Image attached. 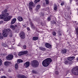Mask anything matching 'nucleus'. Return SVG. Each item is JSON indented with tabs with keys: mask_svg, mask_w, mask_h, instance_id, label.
Segmentation results:
<instances>
[{
	"mask_svg": "<svg viewBox=\"0 0 78 78\" xmlns=\"http://www.w3.org/2000/svg\"><path fill=\"white\" fill-rule=\"evenodd\" d=\"M22 52H23V55L25 54H27V53H28V51H22Z\"/></svg>",
	"mask_w": 78,
	"mask_h": 78,
	"instance_id": "4be33fe9",
	"label": "nucleus"
},
{
	"mask_svg": "<svg viewBox=\"0 0 78 78\" xmlns=\"http://www.w3.org/2000/svg\"><path fill=\"white\" fill-rule=\"evenodd\" d=\"M12 16H9L7 17H5V18L4 19V21H5V22L9 21V20H11V18H12Z\"/></svg>",
	"mask_w": 78,
	"mask_h": 78,
	"instance_id": "1a4fd4ad",
	"label": "nucleus"
},
{
	"mask_svg": "<svg viewBox=\"0 0 78 78\" xmlns=\"http://www.w3.org/2000/svg\"><path fill=\"white\" fill-rule=\"evenodd\" d=\"M64 5V2H62L61 4V6H63Z\"/></svg>",
	"mask_w": 78,
	"mask_h": 78,
	"instance_id": "4c0bfd02",
	"label": "nucleus"
},
{
	"mask_svg": "<svg viewBox=\"0 0 78 78\" xmlns=\"http://www.w3.org/2000/svg\"><path fill=\"white\" fill-rule=\"evenodd\" d=\"M12 78V77H11V76H10L9 77V78Z\"/></svg>",
	"mask_w": 78,
	"mask_h": 78,
	"instance_id": "6e6d98bb",
	"label": "nucleus"
},
{
	"mask_svg": "<svg viewBox=\"0 0 78 78\" xmlns=\"http://www.w3.org/2000/svg\"><path fill=\"white\" fill-rule=\"evenodd\" d=\"M3 23V21H0V24H2Z\"/></svg>",
	"mask_w": 78,
	"mask_h": 78,
	"instance_id": "79ce46f5",
	"label": "nucleus"
},
{
	"mask_svg": "<svg viewBox=\"0 0 78 78\" xmlns=\"http://www.w3.org/2000/svg\"><path fill=\"white\" fill-rule=\"evenodd\" d=\"M76 61H78V57H77L76 59Z\"/></svg>",
	"mask_w": 78,
	"mask_h": 78,
	"instance_id": "09e8293b",
	"label": "nucleus"
},
{
	"mask_svg": "<svg viewBox=\"0 0 78 78\" xmlns=\"http://www.w3.org/2000/svg\"><path fill=\"white\" fill-rule=\"evenodd\" d=\"M17 27V25H15L14 26V27Z\"/></svg>",
	"mask_w": 78,
	"mask_h": 78,
	"instance_id": "3c124183",
	"label": "nucleus"
},
{
	"mask_svg": "<svg viewBox=\"0 0 78 78\" xmlns=\"http://www.w3.org/2000/svg\"><path fill=\"white\" fill-rule=\"evenodd\" d=\"M23 27H24L25 28L26 27V25H24Z\"/></svg>",
	"mask_w": 78,
	"mask_h": 78,
	"instance_id": "864d4df0",
	"label": "nucleus"
},
{
	"mask_svg": "<svg viewBox=\"0 0 78 78\" xmlns=\"http://www.w3.org/2000/svg\"><path fill=\"white\" fill-rule=\"evenodd\" d=\"M75 2H78V0H75Z\"/></svg>",
	"mask_w": 78,
	"mask_h": 78,
	"instance_id": "49530a36",
	"label": "nucleus"
},
{
	"mask_svg": "<svg viewBox=\"0 0 78 78\" xmlns=\"http://www.w3.org/2000/svg\"><path fill=\"white\" fill-rule=\"evenodd\" d=\"M7 11H8L7 9H5L2 11V14H5V13H6V12H7Z\"/></svg>",
	"mask_w": 78,
	"mask_h": 78,
	"instance_id": "b1692460",
	"label": "nucleus"
},
{
	"mask_svg": "<svg viewBox=\"0 0 78 78\" xmlns=\"http://www.w3.org/2000/svg\"><path fill=\"white\" fill-rule=\"evenodd\" d=\"M16 18H14L13 19L11 22V25H12L13 24H14V23H15V22H16Z\"/></svg>",
	"mask_w": 78,
	"mask_h": 78,
	"instance_id": "dca6fc26",
	"label": "nucleus"
},
{
	"mask_svg": "<svg viewBox=\"0 0 78 78\" xmlns=\"http://www.w3.org/2000/svg\"><path fill=\"white\" fill-rule=\"evenodd\" d=\"M45 1L46 2V5H48V3H49V2H48V0H45Z\"/></svg>",
	"mask_w": 78,
	"mask_h": 78,
	"instance_id": "c756f323",
	"label": "nucleus"
},
{
	"mask_svg": "<svg viewBox=\"0 0 78 78\" xmlns=\"http://www.w3.org/2000/svg\"><path fill=\"white\" fill-rule=\"evenodd\" d=\"M9 42L10 43V41H9Z\"/></svg>",
	"mask_w": 78,
	"mask_h": 78,
	"instance_id": "13d9d810",
	"label": "nucleus"
},
{
	"mask_svg": "<svg viewBox=\"0 0 78 78\" xmlns=\"http://www.w3.org/2000/svg\"><path fill=\"white\" fill-rule=\"evenodd\" d=\"M35 7V4L33 2H30L29 3V9L30 11H33V8Z\"/></svg>",
	"mask_w": 78,
	"mask_h": 78,
	"instance_id": "20e7f679",
	"label": "nucleus"
},
{
	"mask_svg": "<svg viewBox=\"0 0 78 78\" xmlns=\"http://www.w3.org/2000/svg\"><path fill=\"white\" fill-rule=\"evenodd\" d=\"M45 46L48 48H51V45L48 43H46L45 44Z\"/></svg>",
	"mask_w": 78,
	"mask_h": 78,
	"instance_id": "9d476101",
	"label": "nucleus"
},
{
	"mask_svg": "<svg viewBox=\"0 0 78 78\" xmlns=\"http://www.w3.org/2000/svg\"><path fill=\"white\" fill-rule=\"evenodd\" d=\"M55 73L56 75H58V74H59V72L58 71H56L55 72Z\"/></svg>",
	"mask_w": 78,
	"mask_h": 78,
	"instance_id": "c9c22d12",
	"label": "nucleus"
},
{
	"mask_svg": "<svg viewBox=\"0 0 78 78\" xmlns=\"http://www.w3.org/2000/svg\"><path fill=\"white\" fill-rule=\"evenodd\" d=\"M10 33H11V34L10 35V37H11L12 36V33H12V31H11V32H10Z\"/></svg>",
	"mask_w": 78,
	"mask_h": 78,
	"instance_id": "e433bc0d",
	"label": "nucleus"
},
{
	"mask_svg": "<svg viewBox=\"0 0 78 78\" xmlns=\"http://www.w3.org/2000/svg\"><path fill=\"white\" fill-rule=\"evenodd\" d=\"M18 56H22V55H23V53L22 52V51L20 52L18 54Z\"/></svg>",
	"mask_w": 78,
	"mask_h": 78,
	"instance_id": "aec40b11",
	"label": "nucleus"
},
{
	"mask_svg": "<svg viewBox=\"0 0 78 78\" xmlns=\"http://www.w3.org/2000/svg\"><path fill=\"white\" fill-rule=\"evenodd\" d=\"M20 36L21 38L22 39H23L25 37V33L23 31H21L20 33Z\"/></svg>",
	"mask_w": 78,
	"mask_h": 78,
	"instance_id": "6e6552de",
	"label": "nucleus"
},
{
	"mask_svg": "<svg viewBox=\"0 0 78 78\" xmlns=\"http://www.w3.org/2000/svg\"><path fill=\"white\" fill-rule=\"evenodd\" d=\"M48 21H50V17H48Z\"/></svg>",
	"mask_w": 78,
	"mask_h": 78,
	"instance_id": "58836bf2",
	"label": "nucleus"
},
{
	"mask_svg": "<svg viewBox=\"0 0 78 78\" xmlns=\"http://www.w3.org/2000/svg\"><path fill=\"white\" fill-rule=\"evenodd\" d=\"M72 72L73 75H78V66L75 67L72 70Z\"/></svg>",
	"mask_w": 78,
	"mask_h": 78,
	"instance_id": "7ed1b4c3",
	"label": "nucleus"
},
{
	"mask_svg": "<svg viewBox=\"0 0 78 78\" xmlns=\"http://www.w3.org/2000/svg\"><path fill=\"white\" fill-rule=\"evenodd\" d=\"M38 37H33V41H36V40H38Z\"/></svg>",
	"mask_w": 78,
	"mask_h": 78,
	"instance_id": "6ab92c4d",
	"label": "nucleus"
},
{
	"mask_svg": "<svg viewBox=\"0 0 78 78\" xmlns=\"http://www.w3.org/2000/svg\"><path fill=\"white\" fill-rule=\"evenodd\" d=\"M20 62H23V61L20 59H19L17 61V63L19 64Z\"/></svg>",
	"mask_w": 78,
	"mask_h": 78,
	"instance_id": "f3484780",
	"label": "nucleus"
},
{
	"mask_svg": "<svg viewBox=\"0 0 78 78\" xmlns=\"http://www.w3.org/2000/svg\"><path fill=\"white\" fill-rule=\"evenodd\" d=\"M10 27L11 28H13V30H14V29H15V28H14V25H11Z\"/></svg>",
	"mask_w": 78,
	"mask_h": 78,
	"instance_id": "cd10ccee",
	"label": "nucleus"
},
{
	"mask_svg": "<svg viewBox=\"0 0 78 78\" xmlns=\"http://www.w3.org/2000/svg\"><path fill=\"white\" fill-rule=\"evenodd\" d=\"M36 21H37V20H36Z\"/></svg>",
	"mask_w": 78,
	"mask_h": 78,
	"instance_id": "bf43d9fd",
	"label": "nucleus"
},
{
	"mask_svg": "<svg viewBox=\"0 0 78 78\" xmlns=\"http://www.w3.org/2000/svg\"><path fill=\"white\" fill-rule=\"evenodd\" d=\"M2 64V61L0 59V66H1Z\"/></svg>",
	"mask_w": 78,
	"mask_h": 78,
	"instance_id": "f704fd0d",
	"label": "nucleus"
},
{
	"mask_svg": "<svg viewBox=\"0 0 78 78\" xmlns=\"http://www.w3.org/2000/svg\"><path fill=\"white\" fill-rule=\"evenodd\" d=\"M68 62H68V61L67 60H66V61L64 63L65 64H67L68 63Z\"/></svg>",
	"mask_w": 78,
	"mask_h": 78,
	"instance_id": "72a5a7b5",
	"label": "nucleus"
},
{
	"mask_svg": "<svg viewBox=\"0 0 78 78\" xmlns=\"http://www.w3.org/2000/svg\"><path fill=\"white\" fill-rule=\"evenodd\" d=\"M15 33H17L19 32V31H18V30H16L15 31Z\"/></svg>",
	"mask_w": 78,
	"mask_h": 78,
	"instance_id": "ea45409f",
	"label": "nucleus"
},
{
	"mask_svg": "<svg viewBox=\"0 0 78 78\" xmlns=\"http://www.w3.org/2000/svg\"><path fill=\"white\" fill-rule=\"evenodd\" d=\"M14 56L12 54H9L6 57V58L7 60L10 61V60H12L13 59Z\"/></svg>",
	"mask_w": 78,
	"mask_h": 78,
	"instance_id": "0eeeda50",
	"label": "nucleus"
},
{
	"mask_svg": "<svg viewBox=\"0 0 78 78\" xmlns=\"http://www.w3.org/2000/svg\"><path fill=\"white\" fill-rule=\"evenodd\" d=\"M3 39V37L2 35V34L0 33V39L2 40V39Z\"/></svg>",
	"mask_w": 78,
	"mask_h": 78,
	"instance_id": "5701e85b",
	"label": "nucleus"
},
{
	"mask_svg": "<svg viewBox=\"0 0 78 78\" xmlns=\"http://www.w3.org/2000/svg\"><path fill=\"white\" fill-rule=\"evenodd\" d=\"M30 25H31V27L32 28H34V25H33V24L32 23H30Z\"/></svg>",
	"mask_w": 78,
	"mask_h": 78,
	"instance_id": "a878e982",
	"label": "nucleus"
},
{
	"mask_svg": "<svg viewBox=\"0 0 78 78\" xmlns=\"http://www.w3.org/2000/svg\"><path fill=\"white\" fill-rule=\"evenodd\" d=\"M77 25H78V23H76Z\"/></svg>",
	"mask_w": 78,
	"mask_h": 78,
	"instance_id": "052dcab7",
	"label": "nucleus"
},
{
	"mask_svg": "<svg viewBox=\"0 0 78 78\" xmlns=\"http://www.w3.org/2000/svg\"><path fill=\"white\" fill-rule=\"evenodd\" d=\"M17 19L20 22H22L23 21V18L22 17L20 16H18L17 17Z\"/></svg>",
	"mask_w": 78,
	"mask_h": 78,
	"instance_id": "2eb2a0df",
	"label": "nucleus"
},
{
	"mask_svg": "<svg viewBox=\"0 0 78 78\" xmlns=\"http://www.w3.org/2000/svg\"><path fill=\"white\" fill-rule=\"evenodd\" d=\"M52 62V60L50 58H48L43 60L42 62V64L44 67H47L49 64Z\"/></svg>",
	"mask_w": 78,
	"mask_h": 78,
	"instance_id": "f257e3e1",
	"label": "nucleus"
},
{
	"mask_svg": "<svg viewBox=\"0 0 78 78\" xmlns=\"http://www.w3.org/2000/svg\"><path fill=\"white\" fill-rule=\"evenodd\" d=\"M40 6L41 5H38L36 7V9H35L36 12H38L39 11V10L40 8Z\"/></svg>",
	"mask_w": 78,
	"mask_h": 78,
	"instance_id": "ddd939ff",
	"label": "nucleus"
},
{
	"mask_svg": "<svg viewBox=\"0 0 78 78\" xmlns=\"http://www.w3.org/2000/svg\"><path fill=\"white\" fill-rule=\"evenodd\" d=\"M74 59L75 57L74 56L70 57L68 58V60L70 61H72L73 59Z\"/></svg>",
	"mask_w": 78,
	"mask_h": 78,
	"instance_id": "4468645a",
	"label": "nucleus"
},
{
	"mask_svg": "<svg viewBox=\"0 0 78 78\" xmlns=\"http://www.w3.org/2000/svg\"><path fill=\"white\" fill-rule=\"evenodd\" d=\"M2 46L4 47H6V44L5 43H3L2 44Z\"/></svg>",
	"mask_w": 78,
	"mask_h": 78,
	"instance_id": "c85d7f7f",
	"label": "nucleus"
},
{
	"mask_svg": "<svg viewBox=\"0 0 78 78\" xmlns=\"http://www.w3.org/2000/svg\"><path fill=\"white\" fill-rule=\"evenodd\" d=\"M13 45H14V44H13Z\"/></svg>",
	"mask_w": 78,
	"mask_h": 78,
	"instance_id": "e2e57ef3",
	"label": "nucleus"
},
{
	"mask_svg": "<svg viewBox=\"0 0 78 78\" xmlns=\"http://www.w3.org/2000/svg\"><path fill=\"white\" fill-rule=\"evenodd\" d=\"M8 16H9V13H6L5 14H3L0 15V19H5L6 17Z\"/></svg>",
	"mask_w": 78,
	"mask_h": 78,
	"instance_id": "423d86ee",
	"label": "nucleus"
},
{
	"mask_svg": "<svg viewBox=\"0 0 78 78\" xmlns=\"http://www.w3.org/2000/svg\"><path fill=\"white\" fill-rule=\"evenodd\" d=\"M6 32H4V30H3V33L2 34L3 36L4 37H7L8 36V34L7 33V32H8V33H11V30L10 29H6Z\"/></svg>",
	"mask_w": 78,
	"mask_h": 78,
	"instance_id": "39448f33",
	"label": "nucleus"
},
{
	"mask_svg": "<svg viewBox=\"0 0 78 78\" xmlns=\"http://www.w3.org/2000/svg\"><path fill=\"white\" fill-rule=\"evenodd\" d=\"M20 47V44H19L18 45Z\"/></svg>",
	"mask_w": 78,
	"mask_h": 78,
	"instance_id": "5fc2aeb1",
	"label": "nucleus"
},
{
	"mask_svg": "<svg viewBox=\"0 0 78 78\" xmlns=\"http://www.w3.org/2000/svg\"><path fill=\"white\" fill-rule=\"evenodd\" d=\"M27 48V46L26 45L23 46V49H26Z\"/></svg>",
	"mask_w": 78,
	"mask_h": 78,
	"instance_id": "2f4dec72",
	"label": "nucleus"
},
{
	"mask_svg": "<svg viewBox=\"0 0 78 78\" xmlns=\"http://www.w3.org/2000/svg\"><path fill=\"white\" fill-rule=\"evenodd\" d=\"M27 30H28V31H30V29L29 27H27Z\"/></svg>",
	"mask_w": 78,
	"mask_h": 78,
	"instance_id": "a19ab883",
	"label": "nucleus"
},
{
	"mask_svg": "<svg viewBox=\"0 0 78 78\" xmlns=\"http://www.w3.org/2000/svg\"><path fill=\"white\" fill-rule=\"evenodd\" d=\"M54 9L55 11L57 9V6L56 5H55L54 7Z\"/></svg>",
	"mask_w": 78,
	"mask_h": 78,
	"instance_id": "bb28decb",
	"label": "nucleus"
},
{
	"mask_svg": "<svg viewBox=\"0 0 78 78\" xmlns=\"http://www.w3.org/2000/svg\"><path fill=\"white\" fill-rule=\"evenodd\" d=\"M15 68L16 70H17L18 69V64H17V63H16L15 65Z\"/></svg>",
	"mask_w": 78,
	"mask_h": 78,
	"instance_id": "412c9836",
	"label": "nucleus"
},
{
	"mask_svg": "<svg viewBox=\"0 0 78 78\" xmlns=\"http://www.w3.org/2000/svg\"><path fill=\"white\" fill-rule=\"evenodd\" d=\"M76 4L77 5H78V2H77V3H76Z\"/></svg>",
	"mask_w": 78,
	"mask_h": 78,
	"instance_id": "603ef678",
	"label": "nucleus"
},
{
	"mask_svg": "<svg viewBox=\"0 0 78 78\" xmlns=\"http://www.w3.org/2000/svg\"><path fill=\"white\" fill-rule=\"evenodd\" d=\"M32 72L33 73H35V71L34 70H33L32 71Z\"/></svg>",
	"mask_w": 78,
	"mask_h": 78,
	"instance_id": "de8ad7c7",
	"label": "nucleus"
},
{
	"mask_svg": "<svg viewBox=\"0 0 78 78\" xmlns=\"http://www.w3.org/2000/svg\"><path fill=\"white\" fill-rule=\"evenodd\" d=\"M67 9H68V10L70 9V8H67Z\"/></svg>",
	"mask_w": 78,
	"mask_h": 78,
	"instance_id": "8fccbe9b",
	"label": "nucleus"
},
{
	"mask_svg": "<svg viewBox=\"0 0 78 78\" xmlns=\"http://www.w3.org/2000/svg\"><path fill=\"white\" fill-rule=\"evenodd\" d=\"M41 16H44V13H41Z\"/></svg>",
	"mask_w": 78,
	"mask_h": 78,
	"instance_id": "c03bdc74",
	"label": "nucleus"
},
{
	"mask_svg": "<svg viewBox=\"0 0 78 78\" xmlns=\"http://www.w3.org/2000/svg\"><path fill=\"white\" fill-rule=\"evenodd\" d=\"M31 66L33 67H37L39 65V62L37 60H33L31 62Z\"/></svg>",
	"mask_w": 78,
	"mask_h": 78,
	"instance_id": "f03ea898",
	"label": "nucleus"
},
{
	"mask_svg": "<svg viewBox=\"0 0 78 78\" xmlns=\"http://www.w3.org/2000/svg\"><path fill=\"white\" fill-rule=\"evenodd\" d=\"M72 2V0H69V2L70 4H71Z\"/></svg>",
	"mask_w": 78,
	"mask_h": 78,
	"instance_id": "a18cd8bd",
	"label": "nucleus"
},
{
	"mask_svg": "<svg viewBox=\"0 0 78 78\" xmlns=\"http://www.w3.org/2000/svg\"><path fill=\"white\" fill-rule=\"evenodd\" d=\"M0 78H6L5 76H2Z\"/></svg>",
	"mask_w": 78,
	"mask_h": 78,
	"instance_id": "37998d69",
	"label": "nucleus"
},
{
	"mask_svg": "<svg viewBox=\"0 0 78 78\" xmlns=\"http://www.w3.org/2000/svg\"><path fill=\"white\" fill-rule=\"evenodd\" d=\"M10 64H11V62H5L4 65L6 66H8Z\"/></svg>",
	"mask_w": 78,
	"mask_h": 78,
	"instance_id": "f8f14e48",
	"label": "nucleus"
},
{
	"mask_svg": "<svg viewBox=\"0 0 78 78\" xmlns=\"http://www.w3.org/2000/svg\"><path fill=\"white\" fill-rule=\"evenodd\" d=\"M24 65L26 68L29 67L30 66V62H26V63H24Z\"/></svg>",
	"mask_w": 78,
	"mask_h": 78,
	"instance_id": "9b49d317",
	"label": "nucleus"
},
{
	"mask_svg": "<svg viewBox=\"0 0 78 78\" xmlns=\"http://www.w3.org/2000/svg\"><path fill=\"white\" fill-rule=\"evenodd\" d=\"M40 50H42V51H45V49L44 48H40Z\"/></svg>",
	"mask_w": 78,
	"mask_h": 78,
	"instance_id": "393cba45",
	"label": "nucleus"
},
{
	"mask_svg": "<svg viewBox=\"0 0 78 78\" xmlns=\"http://www.w3.org/2000/svg\"><path fill=\"white\" fill-rule=\"evenodd\" d=\"M9 44H11V43H10Z\"/></svg>",
	"mask_w": 78,
	"mask_h": 78,
	"instance_id": "680f3d73",
	"label": "nucleus"
},
{
	"mask_svg": "<svg viewBox=\"0 0 78 78\" xmlns=\"http://www.w3.org/2000/svg\"><path fill=\"white\" fill-rule=\"evenodd\" d=\"M67 52V50L66 49H64L61 51V53H66Z\"/></svg>",
	"mask_w": 78,
	"mask_h": 78,
	"instance_id": "a211bd4d",
	"label": "nucleus"
},
{
	"mask_svg": "<svg viewBox=\"0 0 78 78\" xmlns=\"http://www.w3.org/2000/svg\"><path fill=\"white\" fill-rule=\"evenodd\" d=\"M40 0H35L34 1L35 3H37V2H39Z\"/></svg>",
	"mask_w": 78,
	"mask_h": 78,
	"instance_id": "7c9ffc66",
	"label": "nucleus"
},
{
	"mask_svg": "<svg viewBox=\"0 0 78 78\" xmlns=\"http://www.w3.org/2000/svg\"><path fill=\"white\" fill-rule=\"evenodd\" d=\"M52 34L53 36H55L56 35V32L54 31L52 32Z\"/></svg>",
	"mask_w": 78,
	"mask_h": 78,
	"instance_id": "473e14b6",
	"label": "nucleus"
},
{
	"mask_svg": "<svg viewBox=\"0 0 78 78\" xmlns=\"http://www.w3.org/2000/svg\"><path fill=\"white\" fill-rule=\"evenodd\" d=\"M75 23H76V21H75Z\"/></svg>",
	"mask_w": 78,
	"mask_h": 78,
	"instance_id": "4d7b16f0",
	"label": "nucleus"
}]
</instances>
